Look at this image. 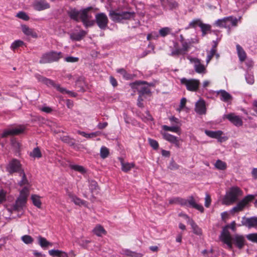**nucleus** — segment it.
I'll return each instance as SVG.
<instances>
[{
  "mask_svg": "<svg viewBox=\"0 0 257 257\" xmlns=\"http://www.w3.org/2000/svg\"><path fill=\"white\" fill-rule=\"evenodd\" d=\"M6 192L3 190L0 191V203L6 200Z\"/></svg>",
  "mask_w": 257,
  "mask_h": 257,
  "instance_id": "0e129e2a",
  "label": "nucleus"
},
{
  "mask_svg": "<svg viewBox=\"0 0 257 257\" xmlns=\"http://www.w3.org/2000/svg\"><path fill=\"white\" fill-rule=\"evenodd\" d=\"M89 187L91 192L93 193L97 190L98 187L96 181L93 180L89 181Z\"/></svg>",
  "mask_w": 257,
  "mask_h": 257,
  "instance_id": "79ce46f5",
  "label": "nucleus"
},
{
  "mask_svg": "<svg viewBox=\"0 0 257 257\" xmlns=\"http://www.w3.org/2000/svg\"><path fill=\"white\" fill-rule=\"evenodd\" d=\"M90 240H86V239H85V240L83 239V240H81V241H79L78 242V244H79L80 245H81V246H82V247H85L87 246V245L89 243H90Z\"/></svg>",
  "mask_w": 257,
  "mask_h": 257,
  "instance_id": "e2e57ef3",
  "label": "nucleus"
},
{
  "mask_svg": "<svg viewBox=\"0 0 257 257\" xmlns=\"http://www.w3.org/2000/svg\"><path fill=\"white\" fill-rule=\"evenodd\" d=\"M33 8L37 11H42L50 8L46 0H36L33 4Z\"/></svg>",
  "mask_w": 257,
  "mask_h": 257,
  "instance_id": "ddd939ff",
  "label": "nucleus"
},
{
  "mask_svg": "<svg viewBox=\"0 0 257 257\" xmlns=\"http://www.w3.org/2000/svg\"><path fill=\"white\" fill-rule=\"evenodd\" d=\"M109 154V150L106 147L102 146L100 148V155L101 158H102V159H105L107 158Z\"/></svg>",
  "mask_w": 257,
  "mask_h": 257,
  "instance_id": "58836bf2",
  "label": "nucleus"
},
{
  "mask_svg": "<svg viewBox=\"0 0 257 257\" xmlns=\"http://www.w3.org/2000/svg\"><path fill=\"white\" fill-rule=\"evenodd\" d=\"M37 78L39 81L45 84L48 86H52L54 87L62 93H66L72 97H75L76 96V94L74 92L67 90L65 88L61 87L60 85L56 84L53 80L51 79L40 75L37 76Z\"/></svg>",
  "mask_w": 257,
  "mask_h": 257,
  "instance_id": "423d86ee",
  "label": "nucleus"
},
{
  "mask_svg": "<svg viewBox=\"0 0 257 257\" xmlns=\"http://www.w3.org/2000/svg\"><path fill=\"white\" fill-rule=\"evenodd\" d=\"M135 13L127 11H121L119 9L109 11V16L114 22L119 23L123 20L130 19L134 17Z\"/></svg>",
  "mask_w": 257,
  "mask_h": 257,
  "instance_id": "39448f33",
  "label": "nucleus"
},
{
  "mask_svg": "<svg viewBox=\"0 0 257 257\" xmlns=\"http://www.w3.org/2000/svg\"><path fill=\"white\" fill-rule=\"evenodd\" d=\"M61 251V250L58 249H51L49 250L48 252L49 254L52 256L59 257Z\"/></svg>",
  "mask_w": 257,
  "mask_h": 257,
  "instance_id": "5fc2aeb1",
  "label": "nucleus"
},
{
  "mask_svg": "<svg viewBox=\"0 0 257 257\" xmlns=\"http://www.w3.org/2000/svg\"><path fill=\"white\" fill-rule=\"evenodd\" d=\"M187 59L190 61V63L193 65L196 73L202 75L207 73L206 66L201 62L200 59L190 56H187Z\"/></svg>",
  "mask_w": 257,
  "mask_h": 257,
  "instance_id": "6e6552de",
  "label": "nucleus"
},
{
  "mask_svg": "<svg viewBox=\"0 0 257 257\" xmlns=\"http://www.w3.org/2000/svg\"><path fill=\"white\" fill-rule=\"evenodd\" d=\"M224 117L228 119L231 123L236 126L242 125L243 122L241 118L236 115L234 113H229L224 115Z\"/></svg>",
  "mask_w": 257,
  "mask_h": 257,
  "instance_id": "2eb2a0df",
  "label": "nucleus"
},
{
  "mask_svg": "<svg viewBox=\"0 0 257 257\" xmlns=\"http://www.w3.org/2000/svg\"><path fill=\"white\" fill-rule=\"evenodd\" d=\"M169 202L170 204H180L185 206L186 205V199L180 197H175L170 198L169 200Z\"/></svg>",
  "mask_w": 257,
  "mask_h": 257,
  "instance_id": "bb28decb",
  "label": "nucleus"
},
{
  "mask_svg": "<svg viewBox=\"0 0 257 257\" xmlns=\"http://www.w3.org/2000/svg\"><path fill=\"white\" fill-rule=\"evenodd\" d=\"M242 224L248 228L255 227L257 226V217H251L244 219Z\"/></svg>",
  "mask_w": 257,
  "mask_h": 257,
  "instance_id": "412c9836",
  "label": "nucleus"
},
{
  "mask_svg": "<svg viewBox=\"0 0 257 257\" xmlns=\"http://www.w3.org/2000/svg\"><path fill=\"white\" fill-rule=\"evenodd\" d=\"M190 225H191L194 233L198 235L201 234V229L198 227V226L192 220L190 222Z\"/></svg>",
  "mask_w": 257,
  "mask_h": 257,
  "instance_id": "c03bdc74",
  "label": "nucleus"
},
{
  "mask_svg": "<svg viewBox=\"0 0 257 257\" xmlns=\"http://www.w3.org/2000/svg\"><path fill=\"white\" fill-rule=\"evenodd\" d=\"M181 83L186 86V89L190 91H196L200 84V81L196 79H188L183 78L180 80Z\"/></svg>",
  "mask_w": 257,
  "mask_h": 257,
  "instance_id": "9d476101",
  "label": "nucleus"
},
{
  "mask_svg": "<svg viewBox=\"0 0 257 257\" xmlns=\"http://www.w3.org/2000/svg\"><path fill=\"white\" fill-rule=\"evenodd\" d=\"M25 130L24 126H19L17 127L9 128L6 130L2 134V137L3 138L8 136L18 135L24 132Z\"/></svg>",
  "mask_w": 257,
  "mask_h": 257,
  "instance_id": "4468645a",
  "label": "nucleus"
},
{
  "mask_svg": "<svg viewBox=\"0 0 257 257\" xmlns=\"http://www.w3.org/2000/svg\"><path fill=\"white\" fill-rule=\"evenodd\" d=\"M236 50L240 61L241 62L244 61L246 57V55L244 50L238 44L236 45Z\"/></svg>",
  "mask_w": 257,
  "mask_h": 257,
  "instance_id": "7c9ffc66",
  "label": "nucleus"
},
{
  "mask_svg": "<svg viewBox=\"0 0 257 257\" xmlns=\"http://www.w3.org/2000/svg\"><path fill=\"white\" fill-rule=\"evenodd\" d=\"M224 18L227 28H230L231 26H236L237 25V19L236 18L228 17Z\"/></svg>",
  "mask_w": 257,
  "mask_h": 257,
  "instance_id": "2f4dec72",
  "label": "nucleus"
},
{
  "mask_svg": "<svg viewBox=\"0 0 257 257\" xmlns=\"http://www.w3.org/2000/svg\"><path fill=\"white\" fill-rule=\"evenodd\" d=\"M70 167L71 169L78 171L81 174H84L86 172V170L82 166L78 165H70Z\"/></svg>",
  "mask_w": 257,
  "mask_h": 257,
  "instance_id": "4c0bfd02",
  "label": "nucleus"
},
{
  "mask_svg": "<svg viewBox=\"0 0 257 257\" xmlns=\"http://www.w3.org/2000/svg\"><path fill=\"white\" fill-rule=\"evenodd\" d=\"M200 28H201L202 31V35L203 36H205L207 33L210 31L211 30V26L208 24H204L202 22V23H200Z\"/></svg>",
  "mask_w": 257,
  "mask_h": 257,
  "instance_id": "72a5a7b5",
  "label": "nucleus"
},
{
  "mask_svg": "<svg viewBox=\"0 0 257 257\" xmlns=\"http://www.w3.org/2000/svg\"><path fill=\"white\" fill-rule=\"evenodd\" d=\"M117 72L119 74H120L123 78L125 79H131V75L128 74L126 71L121 68V69H118L116 70Z\"/></svg>",
  "mask_w": 257,
  "mask_h": 257,
  "instance_id": "a19ab883",
  "label": "nucleus"
},
{
  "mask_svg": "<svg viewBox=\"0 0 257 257\" xmlns=\"http://www.w3.org/2000/svg\"><path fill=\"white\" fill-rule=\"evenodd\" d=\"M86 33L84 31L82 30L80 31V32L78 34H75L73 35H72V37L74 40L79 41L81 40L86 35Z\"/></svg>",
  "mask_w": 257,
  "mask_h": 257,
  "instance_id": "de8ad7c7",
  "label": "nucleus"
},
{
  "mask_svg": "<svg viewBox=\"0 0 257 257\" xmlns=\"http://www.w3.org/2000/svg\"><path fill=\"white\" fill-rule=\"evenodd\" d=\"M62 57V53L51 51L43 54L40 60V63H49L58 61Z\"/></svg>",
  "mask_w": 257,
  "mask_h": 257,
  "instance_id": "0eeeda50",
  "label": "nucleus"
},
{
  "mask_svg": "<svg viewBox=\"0 0 257 257\" xmlns=\"http://www.w3.org/2000/svg\"><path fill=\"white\" fill-rule=\"evenodd\" d=\"M91 9V7H88L80 11L73 9L68 12V14L71 19L76 21L81 20L85 27H91L94 24V21L91 20L92 15L90 12Z\"/></svg>",
  "mask_w": 257,
  "mask_h": 257,
  "instance_id": "f257e3e1",
  "label": "nucleus"
},
{
  "mask_svg": "<svg viewBox=\"0 0 257 257\" xmlns=\"http://www.w3.org/2000/svg\"><path fill=\"white\" fill-rule=\"evenodd\" d=\"M246 238L250 241L257 243V233H251L247 235Z\"/></svg>",
  "mask_w": 257,
  "mask_h": 257,
  "instance_id": "864d4df0",
  "label": "nucleus"
},
{
  "mask_svg": "<svg viewBox=\"0 0 257 257\" xmlns=\"http://www.w3.org/2000/svg\"><path fill=\"white\" fill-rule=\"evenodd\" d=\"M220 239L221 241L226 244L227 248L230 250H232L233 244L239 249L242 248L245 240L244 236L241 235L235 234L231 236L228 230L225 228H223L220 236Z\"/></svg>",
  "mask_w": 257,
  "mask_h": 257,
  "instance_id": "f03ea898",
  "label": "nucleus"
},
{
  "mask_svg": "<svg viewBox=\"0 0 257 257\" xmlns=\"http://www.w3.org/2000/svg\"><path fill=\"white\" fill-rule=\"evenodd\" d=\"M67 195L69 197V199H71V201L73 202L75 205L79 206L85 205L86 202L84 201L77 197L74 194H73L71 192L67 191Z\"/></svg>",
  "mask_w": 257,
  "mask_h": 257,
  "instance_id": "aec40b11",
  "label": "nucleus"
},
{
  "mask_svg": "<svg viewBox=\"0 0 257 257\" xmlns=\"http://www.w3.org/2000/svg\"><path fill=\"white\" fill-rule=\"evenodd\" d=\"M142 119L145 121H148L152 120V116L148 111H146L142 117Z\"/></svg>",
  "mask_w": 257,
  "mask_h": 257,
  "instance_id": "bf43d9fd",
  "label": "nucleus"
},
{
  "mask_svg": "<svg viewBox=\"0 0 257 257\" xmlns=\"http://www.w3.org/2000/svg\"><path fill=\"white\" fill-rule=\"evenodd\" d=\"M64 60L67 62L74 63L77 62L79 58L78 57L73 56H68L65 58Z\"/></svg>",
  "mask_w": 257,
  "mask_h": 257,
  "instance_id": "4d7b16f0",
  "label": "nucleus"
},
{
  "mask_svg": "<svg viewBox=\"0 0 257 257\" xmlns=\"http://www.w3.org/2000/svg\"><path fill=\"white\" fill-rule=\"evenodd\" d=\"M120 253L122 255L131 257H142L144 255L142 253L134 252L128 249H122Z\"/></svg>",
  "mask_w": 257,
  "mask_h": 257,
  "instance_id": "b1692460",
  "label": "nucleus"
},
{
  "mask_svg": "<svg viewBox=\"0 0 257 257\" xmlns=\"http://www.w3.org/2000/svg\"><path fill=\"white\" fill-rule=\"evenodd\" d=\"M21 239L22 241L26 244H30L33 242V238L30 235H25L22 236Z\"/></svg>",
  "mask_w": 257,
  "mask_h": 257,
  "instance_id": "09e8293b",
  "label": "nucleus"
},
{
  "mask_svg": "<svg viewBox=\"0 0 257 257\" xmlns=\"http://www.w3.org/2000/svg\"><path fill=\"white\" fill-rule=\"evenodd\" d=\"M186 101L187 100L185 98H182L181 99L179 107L177 109L178 111H181V110L185 107Z\"/></svg>",
  "mask_w": 257,
  "mask_h": 257,
  "instance_id": "052dcab7",
  "label": "nucleus"
},
{
  "mask_svg": "<svg viewBox=\"0 0 257 257\" xmlns=\"http://www.w3.org/2000/svg\"><path fill=\"white\" fill-rule=\"evenodd\" d=\"M202 21L200 19H195L191 21L186 29H189L190 28H195L197 26L200 27V23H202Z\"/></svg>",
  "mask_w": 257,
  "mask_h": 257,
  "instance_id": "a18cd8bd",
  "label": "nucleus"
},
{
  "mask_svg": "<svg viewBox=\"0 0 257 257\" xmlns=\"http://www.w3.org/2000/svg\"><path fill=\"white\" fill-rule=\"evenodd\" d=\"M211 199L209 194H206L205 198V206L208 207L211 203Z\"/></svg>",
  "mask_w": 257,
  "mask_h": 257,
  "instance_id": "680f3d73",
  "label": "nucleus"
},
{
  "mask_svg": "<svg viewBox=\"0 0 257 257\" xmlns=\"http://www.w3.org/2000/svg\"><path fill=\"white\" fill-rule=\"evenodd\" d=\"M162 128L165 131H170L173 133H176L178 135L181 134L180 127V126H169L166 125H163L162 126Z\"/></svg>",
  "mask_w": 257,
  "mask_h": 257,
  "instance_id": "c85d7f7f",
  "label": "nucleus"
},
{
  "mask_svg": "<svg viewBox=\"0 0 257 257\" xmlns=\"http://www.w3.org/2000/svg\"><path fill=\"white\" fill-rule=\"evenodd\" d=\"M245 79L247 83L252 84L254 83L253 76L250 74H247L245 75Z\"/></svg>",
  "mask_w": 257,
  "mask_h": 257,
  "instance_id": "6e6d98bb",
  "label": "nucleus"
},
{
  "mask_svg": "<svg viewBox=\"0 0 257 257\" xmlns=\"http://www.w3.org/2000/svg\"><path fill=\"white\" fill-rule=\"evenodd\" d=\"M205 134L208 137L217 139L221 141V137L223 134V132L221 131H205Z\"/></svg>",
  "mask_w": 257,
  "mask_h": 257,
  "instance_id": "a878e982",
  "label": "nucleus"
},
{
  "mask_svg": "<svg viewBox=\"0 0 257 257\" xmlns=\"http://www.w3.org/2000/svg\"><path fill=\"white\" fill-rule=\"evenodd\" d=\"M254 196L252 195H248L245 197L242 200L239 202L237 204L232 208L230 212H237L243 210L244 207L251 201H252Z\"/></svg>",
  "mask_w": 257,
  "mask_h": 257,
  "instance_id": "9b49d317",
  "label": "nucleus"
},
{
  "mask_svg": "<svg viewBox=\"0 0 257 257\" xmlns=\"http://www.w3.org/2000/svg\"><path fill=\"white\" fill-rule=\"evenodd\" d=\"M172 29L169 27H164L161 28L159 32L161 37H165L171 32Z\"/></svg>",
  "mask_w": 257,
  "mask_h": 257,
  "instance_id": "c9c22d12",
  "label": "nucleus"
},
{
  "mask_svg": "<svg viewBox=\"0 0 257 257\" xmlns=\"http://www.w3.org/2000/svg\"><path fill=\"white\" fill-rule=\"evenodd\" d=\"M215 53V50L214 48H212L210 51L209 54L208 55L206 59V63L207 64L209 63L213 56H214Z\"/></svg>",
  "mask_w": 257,
  "mask_h": 257,
  "instance_id": "13d9d810",
  "label": "nucleus"
},
{
  "mask_svg": "<svg viewBox=\"0 0 257 257\" xmlns=\"http://www.w3.org/2000/svg\"><path fill=\"white\" fill-rule=\"evenodd\" d=\"M16 16L23 20L28 21L29 20V17L27 15V14L24 12H19Z\"/></svg>",
  "mask_w": 257,
  "mask_h": 257,
  "instance_id": "8fccbe9b",
  "label": "nucleus"
},
{
  "mask_svg": "<svg viewBox=\"0 0 257 257\" xmlns=\"http://www.w3.org/2000/svg\"><path fill=\"white\" fill-rule=\"evenodd\" d=\"M24 44V43L23 41L18 40L15 41L11 46V48L13 50H15L17 48H18L22 46Z\"/></svg>",
  "mask_w": 257,
  "mask_h": 257,
  "instance_id": "ea45409f",
  "label": "nucleus"
},
{
  "mask_svg": "<svg viewBox=\"0 0 257 257\" xmlns=\"http://www.w3.org/2000/svg\"><path fill=\"white\" fill-rule=\"evenodd\" d=\"M86 33L84 31L82 30L80 31V32L78 34H75L73 35H72V37L74 40L79 41L81 40L86 35Z\"/></svg>",
  "mask_w": 257,
  "mask_h": 257,
  "instance_id": "49530a36",
  "label": "nucleus"
},
{
  "mask_svg": "<svg viewBox=\"0 0 257 257\" xmlns=\"http://www.w3.org/2000/svg\"><path fill=\"white\" fill-rule=\"evenodd\" d=\"M215 24L219 27H225L227 28L226 26V21L225 18H223L222 19H219L215 22Z\"/></svg>",
  "mask_w": 257,
  "mask_h": 257,
  "instance_id": "3c124183",
  "label": "nucleus"
},
{
  "mask_svg": "<svg viewBox=\"0 0 257 257\" xmlns=\"http://www.w3.org/2000/svg\"><path fill=\"white\" fill-rule=\"evenodd\" d=\"M97 25L101 29H105L108 24V20L107 16L104 13L97 14L95 16Z\"/></svg>",
  "mask_w": 257,
  "mask_h": 257,
  "instance_id": "f8f14e48",
  "label": "nucleus"
},
{
  "mask_svg": "<svg viewBox=\"0 0 257 257\" xmlns=\"http://www.w3.org/2000/svg\"><path fill=\"white\" fill-rule=\"evenodd\" d=\"M195 110L199 114H203L206 113V108L205 102L202 99H199L195 104Z\"/></svg>",
  "mask_w": 257,
  "mask_h": 257,
  "instance_id": "6ab92c4d",
  "label": "nucleus"
},
{
  "mask_svg": "<svg viewBox=\"0 0 257 257\" xmlns=\"http://www.w3.org/2000/svg\"><path fill=\"white\" fill-rule=\"evenodd\" d=\"M93 233L98 236H101L106 233V231L100 225H96L93 229Z\"/></svg>",
  "mask_w": 257,
  "mask_h": 257,
  "instance_id": "c756f323",
  "label": "nucleus"
},
{
  "mask_svg": "<svg viewBox=\"0 0 257 257\" xmlns=\"http://www.w3.org/2000/svg\"><path fill=\"white\" fill-rule=\"evenodd\" d=\"M148 142L150 146L155 150H157L159 147L158 143L155 140L148 139Z\"/></svg>",
  "mask_w": 257,
  "mask_h": 257,
  "instance_id": "603ef678",
  "label": "nucleus"
},
{
  "mask_svg": "<svg viewBox=\"0 0 257 257\" xmlns=\"http://www.w3.org/2000/svg\"><path fill=\"white\" fill-rule=\"evenodd\" d=\"M21 169V164L20 162L16 160H13L7 167V170L10 173L19 171Z\"/></svg>",
  "mask_w": 257,
  "mask_h": 257,
  "instance_id": "a211bd4d",
  "label": "nucleus"
},
{
  "mask_svg": "<svg viewBox=\"0 0 257 257\" xmlns=\"http://www.w3.org/2000/svg\"><path fill=\"white\" fill-rule=\"evenodd\" d=\"M40 109L41 111L46 113H50L52 111V109L51 107L46 106H43Z\"/></svg>",
  "mask_w": 257,
  "mask_h": 257,
  "instance_id": "69168bd1",
  "label": "nucleus"
},
{
  "mask_svg": "<svg viewBox=\"0 0 257 257\" xmlns=\"http://www.w3.org/2000/svg\"><path fill=\"white\" fill-rule=\"evenodd\" d=\"M34 205L38 208L41 206V202L40 201V197L36 195H32L31 196Z\"/></svg>",
  "mask_w": 257,
  "mask_h": 257,
  "instance_id": "e433bc0d",
  "label": "nucleus"
},
{
  "mask_svg": "<svg viewBox=\"0 0 257 257\" xmlns=\"http://www.w3.org/2000/svg\"><path fill=\"white\" fill-rule=\"evenodd\" d=\"M217 94L220 96V98L222 101L227 102L232 99L231 95L224 90L218 91Z\"/></svg>",
  "mask_w": 257,
  "mask_h": 257,
  "instance_id": "393cba45",
  "label": "nucleus"
},
{
  "mask_svg": "<svg viewBox=\"0 0 257 257\" xmlns=\"http://www.w3.org/2000/svg\"><path fill=\"white\" fill-rule=\"evenodd\" d=\"M251 175L255 179H257V168H253L251 171Z\"/></svg>",
  "mask_w": 257,
  "mask_h": 257,
  "instance_id": "774afa93",
  "label": "nucleus"
},
{
  "mask_svg": "<svg viewBox=\"0 0 257 257\" xmlns=\"http://www.w3.org/2000/svg\"><path fill=\"white\" fill-rule=\"evenodd\" d=\"M179 42L181 47H179L178 43H175L171 55L174 56L185 55L190 49L191 45L194 43L192 39L186 40L182 35L179 36Z\"/></svg>",
  "mask_w": 257,
  "mask_h": 257,
  "instance_id": "7ed1b4c3",
  "label": "nucleus"
},
{
  "mask_svg": "<svg viewBox=\"0 0 257 257\" xmlns=\"http://www.w3.org/2000/svg\"><path fill=\"white\" fill-rule=\"evenodd\" d=\"M120 163L121 165V170L124 172H127L131 169L134 167L135 165L134 163H130L127 162H124L122 159H120Z\"/></svg>",
  "mask_w": 257,
  "mask_h": 257,
  "instance_id": "cd10ccee",
  "label": "nucleus"
},
{
  "mask_svg": "<svg viewBox=\"0 0 257 257\" xmlns=\"http://www.w3.org/2000/svg\"><path fill=\"white\" fill-rule=\"evenodd\" d=\"M145 82L142 81H138L133 84V85H137L138 86L137 89H138L140 94H150V90L149 88L148 85H144L145 84Z\"/></svg>",
  "mask_w": 257,
  "mask_h": 257,
  "instance_id": "f3484780",
  "label": "nucleus"
},
{
  "mask_svg": "<svg viewBox=\"0 0 257 257\" xmlns=\"http://www.w3.org/2000/svg\"><path fill=\"white\" fill-rule=\"evenodd\" d=\"M168 4L170 9H173L177 7V3L175 2L168 1Z\"/></svg>",
  "mask_w": 257,
  "mask_h": 257,
  "instance_id": "338daca9",
  "label": "nucleus"
},
{
  "mask_svg": "<svg viewBox=\"0 0 257 257\" xmlns=\"http://www.w3.org/2000/svg\"><path fill=\"white\" fill-rule=\"evenodd\" d=\"M161 134L164 140L170 143L174 144L176 147H179V139L177 137L162 131L161 132Z\"/></svg>",
  "mask_w": 257,
  "mask_h": 257,
  "instance_id": "dca6fc26",
  "label": "nucleus"
},
{
  "mask_svg": "<svg viewBox=\"0 0 257 257\" xmlns=\"http://www.w3.org/2000/svg\"><path fill=\"white\" fill-rule=\"evenodd\" d=\"M22 32L27 36H31L33 38H37V34L34 29H31L26 25H22Z\"/></svg>",
  "mask_w": 257,
  "mask_h": 257,
  "instance_id": "5701e85b",
  "label": "nucleus"
},
{
  "mask_svg": "<svg viewBox=\"0 0 257 257\" xmlns=\"http://www.w3.org/2000/svg\"><path fill=\"white\" fill-rule=\"evenodd\" d=\"M191 206L200 212H202L204 211L203 207L196 203L195 200L193 197H191L189 199L186 200V205L185 206Z\"/></svg>",
  "mask_w": 257,
  "mask_h": 257,
  "instance_id": "4be33fe9",
  "label": "nucleus"
},
{
  "mask_svg": "<svg viewBox=\"0 0 257 257\" xmlns=\"http://www.w3.org/2000/svg\"><path fill=\"white\" fill-rule=\"evenodd\" d=\"M29 189L25 187L21 191L19 198L17 199L16 204L14 206V209L16 210H19L22 208L27 201V197L29 195Z\"/></svg>",
  "mask_w": 257,
  "mask_h": 257,
  "instance_id": "1a4fd4ad",
  "label": "nucleus"
},
{
  "mask_svg": "<svg viewBox=\"0 0 257 257\" xmlns=\"http://www.w3.org/2000/svg\"><path fill=\"white\" fill-rule=\"evenodd\" d=\"M30 156L33 158H39L41 157L42 154L40 149L38 148H36L31 152Z\"/></svg>",
  "mask_w": 257,
  "mask_h": 257,
  "instance_id": "37998d69",
  "label": "nucleus"
},
{
  "mask_svg": "<svg viewBox=\"0 0 257 257\" xmlns=\"http://www.w3.org/2000/svg\"><path fill=\"white\" fill-rule=\"evenodd\" d=\"M214 166L216 168L220 170H225L227 167L226 164L220 160H218L216 162V163L214 164Z\"/></svg>",
  "mask_w": 257,
  "mask_h": 257,
  "instance_id": "f704fd0d",
  "label": "nucleus"
},
{
  "mask_svg": "<svg viewBox=\"0 0 257 257\" xmlns=\"http://www.w3.org/2000/svg\"><path fill=\"white\" fill-rule=\"evenodd\" d=\"M38 239L39 245L43 248L49 246H52V243L47 240V239L44 237L39 236L38 237Z\"/></svg>",
  "mask_w": 257,
  "mask_h": 257,
  "instance_id": "473e14b6",
  "label": "nucleus"
},
{
  "mask_svg": "<svg viewBox=\"0 0 257 257\" xmlns=\"http://www.w3.org/2000/svg\"><path fill=\"white\" fill-rule=\"evenodd\" d=\"M242 191L237 187H233L227 191L222 200V204L230 205L233 204L241 196Z\"/></svg>",
  "mask_w": 257,
  "mask_h": 257,
  "instance_id": "20e7f679",
  "label": "nucleus"
}]
</instances>
